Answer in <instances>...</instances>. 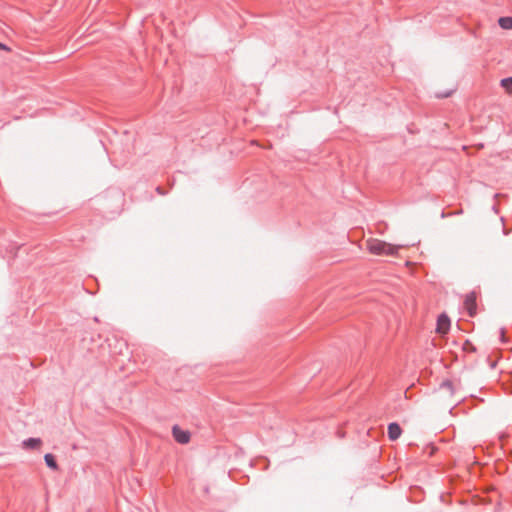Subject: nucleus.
Returning <instances> with one entry per match:
<instances>
[{
    "instance_id": "nucleus-1",
    "label": "nucleus",
    "mask_w": 512,
    "mask_h": 512,
    "mask_svg": "<svg viewBox=\"0 0 512 512\" xmlns=\"http://www.w3.org/2000/svg\"><path fill=\"white\" fill-rule=\"evenodd\" d=\"M401 247V245L391 244L377 238H369L366 240L367 250L377 256H396Z\"/></svg>"
},
{
    "instance_id": "nucleus-2",
    "label": "nucleus",
    "mask_w": 512,
    "mask_h": 512,
    "mask_svg": "<svg viewBox=\"0 0 512 512\" xmlns=\"http://www.w3.org/2000/svg\"><path fill=\"white\" fill-rule=\"evenodd\" d=\"M457 85L455 82L450 81L447 85V88H442L441 83H439L436 87L435 95L439 98H446L451 96L456 90Z\"/></svg>"
},
{
    "instance_id": "nucleus-3",
    "label": "nucleus",
    "mask_w": 512,
    "mask_h": 512,
    "mask_svg": "<svg viewBox=\"0 0 512 512\" xmlns=\"http://www.w3.org/2000/svg\"><path fill=\"white\" fill-rule=\"evenodd\" d=\"M173 436L178 443L186 444L190 440V434L188 431L182 430L178 426L173 427Z\"/></svg>"
},
{
    "instance_id": "nucleus-4",
    "label": "nucleus",
    "mask_w": 512,
    "mask_h": 512,
    "mask_svg": "<svg viewBox=\"0 0 512 512\" xmlns=\"http://www.w3.org/2000/svg\"><path fill=\"white\" fill-rule=\"evenodd\" d=\"M465 308L467 309L470 316H474L476 313V295L475 293H469L465 298Z\"/></svg>"
},
{
    "instance_id": "nucleus-5",
    "label": "nucleus",
    "mask_w": 512,
    "mask_h": 512,
    "mask_svg": "<svg viewBox=\"0 0 512 512\" xmlns=\"http://www.w3.org/2000/svg\"><path fill=\"white\" fill-rule=\"evenodd\" d=\"M450 328V320L446 315H440L437 321V332L446 334Z\"/></svg>"
},
{
    "instance_id": "nucleus-6",
    "label": "nucleus",
    "mask_w": 512,
    "mask_h": 512,
    "mask_svg": "<svg viewBox=\"0 0 512 512\" xmlns=\"http://www.w3.org/2000/svg\"><path fill=\"white\" fill-rule=\"evenodd\" d=\"M401 428L400 426L397 424V423H391L389 424L388 426V436L391 440H396L400 437L401 435Z\"/></svg>"
},
{
    "instance_id": "nucleus-7",
    "label": "nucleus",
    "mask_w": 512,
    "mask_h": 512,
    "mask_svg": "<svg viewBox=\"0 0 512 512\" xmlns=\"http://www.w3.org/2000/svg\"><path fill=\"white\" fill-rule=\"evenodd\" d=\"M41 440L39 438H29L23 441V447L26 449H36L41 446Z\"/></svg>"
},
{
    "instance_id": "nucleus-8",
    "label": "nucleus",
    "mask_w": 512,
    "mask_h": 512,
    "mask_svg": "<svg viewBox=\"0 0 512 512\" xmlns=\"http://www.w3.org/2000/svg\"><path fill=\"white\" fill-rule=\"evenodd\" d=\"M498 24L502 29L511 30L512 29V17H501L498 20Z\"/></svg>"
},
{
    "instance_id": "nucleus-9",
    "label": "nucleus",
    "mask_w": 512,
    "mask_h": 512,
    "mask_svg": "<svg viewBox=\"0 0 512 512\" xmlns=\"http://www.w3.org/2000/svg\"><path fill=\"white\" fill-rule=\"evenodd\" d=\"M500 85L507 93H512V77L502 79Z\"/></svg>"
},
{
    "instance_id": "nucleus-10",
    "label": "nucleus",
    "mask_w": 512,
    "mask_h": 512,
    "mask_svg": "<svg viewBox=\"0 0 512 512\" xmlns=\"http://www.w3.org/2000/svg\"><path fill=\"white\" fill-rule=\"evenodd\" d=\"M45 462L48 467H50L53 470H56L58 468V465L54 459V456L52 454H46L44 456Z\"/></svg>"
},
{
    "instance_id": "nucleus-11",
    "label": "nucleus",
    "mask_w": 512,
    "mask_h": 512,
    "mask_svg": "<svg viewBox=\"0 0 512 512\" xmlns=\"http://www.w3.org/2000/svg\"><path fill=\"white\" fill-rule=\"evenodd\" d=\"M442 389L446 390L450 394L452 393V384L450 382H445L442 385Z\"/></svg>"
},
{
    "instance_id": "nucleus-12",
    "label": "nucleus",
    "mask_w": 512,
    "mask_h": 512,
    "mask_svg": "<svg viewBox=\"0 0 512 512\" xmlns=\"http://www.w3.org/2000/svg\"><path fill=\"white\" fill-rule=\"evenodd\" d=\"M0 50H4L6 52H11V48H9L8 46H6L3 43H0Z\"/></svg>"
}]
</instances>
